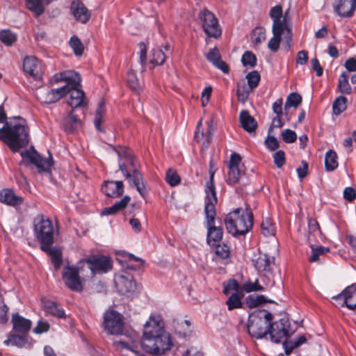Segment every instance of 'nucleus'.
I'll use <instances>...</instances> for the list:
<instances>
[{
  "instance_id": "f257e3e1",
  "label": "nucleus",
  "mask_w": 356,
  "mask_h": 356,
  "mask_svg": "<svg viewBox=\"0 0 356 356\" xmlns=\"http://www.w3.org/2000/svg\"><path fill=\"white\" fill-rule=\"evenodd\" d=\"M269 16L273 20V36L268 41V48L273 52H277L280 48L282 36L290 46L292 40L291 25L290 19L287 17V12L284 14L280 5L272 7L269 11Z\"/></svg>"
},
{
  "instance_id": "f03ea898",
  "label": "nucleus",
  "mask_w": 356,
  "mask_h": 356,
  "mask_svg": "<svg viewBox=\"0 0 356 356\" xmlns=\"http://www.w3.org/2000/svg\"><path fill=\"white\" fill-rule=\"evenodd\" d=\"M19 122L14 125L6 123L0 129V139L13 152H18L29 142V130L25 120L18 117Z\"/></svg>"
},
{
  "instance_id": "7ed1b4c3",
  "label": "nucleus",
  "mask_w": 356,
  "mask_h": 356,
  "mask_svg": "<svg viewBox=\"0 0 356 356\" xmlns=\"http://www.w3.org/2000/svg\"><path fill=\"white\" fill-rule=\"evenodd\" d=\"M55 83L63 81L66 84L67 91L66 95L70 94V99L67 104L72 108H78L87 105L84 92L79 89L81 86V76L74 71H65L57 73L54 76Z\"/></svg>"
},
{
  "instance_id": "20e7f679",
  "label": "nucleus",
  "mask_w": 356,
  "mask_h": 356,
  "mask_svg": "<svg viewBox=\"0 0 356 356\" xmlns=\"http://www.w3.org/2000/svg\"><path fill=\"white\" fill-rule=\"evenodd\" d=\"M225 224L227 232L234 236L245 235L252 227V213L248 209L243 211L241 208H237L226 216Z\"/></svg>"
},
{
  "instance_id": "39448f33",
  "label": "nucleus",
  "mask_w": 356,
  "mask_h": 356,
  "mask_svg": "<svg viewBox=\"0 0 356 356\" xmlns=\"http://www.w3.org/2000/svg\"><path fill=\"white\" fill-rule=\"evenodd\" d=\"M272 314L266 310L253 312L249 316L248 331L253 337L260 339L268 334Z\"/></svg>"
},
{
  "instance_id": "423d86ee",
  "label": "nucleus",
  "mask_w": 356,
  "mask_h": 356,
  "mask_svg": "<svg viewBox=\"0 0 356 356\" xmlns=\"http://www.w3.org/2000/svg\"><path fill=\"white\" fill-rule=\"evenodd\" d=\"M35 236L40 244V248L54 243V226L49 218L44 215H38L33 220Z\"/></svg>"
},
{
  "instance_id": "0eeeda50",
  "label": "nucleus",
  "mask_w": 356,
  "mask_h": 356,
  "mask_svg": "<svg viewBox=\"0 0 356 356\" xmlns=\"http://www.w3.org/2000/svg\"><path fill=\"white\" fill-rule=\"evenodd\" d=\"M140 344L143 350L155 355L163 354L172 346L170 336L166 332L155 337L141 340Z\"/></svg>"
},
{
  "instance_id": "6e6552de",
  "label": "nucleus",
  "mask_w": 356,
  "mask_h": 356,
  "mask_svg": "<svg viewBox=\"0 0 356 356\" xmlns=\"http://www.w3.org/2000/svg\"><path fill=\"white\" fill-rule=\"evenodd\" d=\"M216 204H205L204 213L207 220V243L215 246L222 238V229L215 225Z\"/></svg>"
},
{
  "instance_id": "1a4fd4ad",
  "label": "nucleus",
  "mask_w": 356,
  "mask_h": 356,
  "mask_svg": "<svg viewBox=\"0 0 356 356\" xmlns=\"http://www.w3.org/2000/svg\"><path fill=\"white\" fill-rule=\"evenodd\" d=\"M241 163V156L233 152L230 156L228 163L229 170L227 172L226 181L229 185H234L242 181L243 184H248V179L245 175L243 166H240Z\"/></svg>"
},
{
  "instance_id": "9d476101",
  "label": "nucleus",
  "mask_w": 356,
  "mask_h": 356,
  "mask_svg": "<svg viewBox=\"0 0 356 356\" xmlns=\"http://www.w3.org/2000/svg\"><path fill=\"white\" fill-rule=\"evenodd\" d=\"M198 17L207 37L218 38L221 36L222 29L218 19L212 12L204 8L200 12Z\"/></svg>"
},
{
  "instance_id": "9b49d317",
  "label": "nucleus",
  "mask_w": 356,
  "mask_h": 356,
  "mask_svg": "<svg viewBox=\"0 0 356 356\" xmlns=\"http://www.w3.org/2000/svg\"><path fill=\"white\" fill-rule=\"evenodd\" d=\"M294 332L291 328L290 322L288 318H281L278 321L270 323L268 333L273 342L278 343L285 341L286 338Z\"/></svg>"
},
{
  "instance_id": "f8f14e48",
  "label": "nucleus",
  "mask_w": 356,
  "mask_h": 356,
  "mask_svg": "<svg viewBox=\"0 0 356 356\" xmlns=\"http://www.w3.org/2000/svg\"><path fill=\"white\" fill-rule=\"evenodd\" d=\"M87 264L92 275L106 273L112 269V260L104 255H92L88 259L81 260L79 265Z\"/></svg>"
},
{
  "instance_id": "ddd939ff",
  "label": "nucleus",
  "mask_w": 356,
  "mask_h": 356,
  "mask_svg": "<svg viewBox=\"0 0 356 356\" xmlns=\"http://www.w3.org/2000/svg\"><path fill=\"white\" fill-rule=\"evenodd\" d=\"M103 325L108 334H121L124 326L122 316L115 311H108L104 314Z\"/></svg>"
},
{
  "instance_id": "4468645a",
  "label": "nucleus",
  "mask_w": 356,
  "mask_h": 356,
  "mask_svg": "<svg viewBox=\"0 0 356 356\" xmlns=\"http://www.w3.org/2000/svg\"><path fill=\"white\" fill-rule=\"evenodd\" d=\"M73 266H65L63 270V280L65 284L72 291L81 292L83 285L79 273V268Z\"/></svg>"
},
{
  "instance_id": "2eb2a0df",
  "label": "nucleus",
  "mask_w": 356,
  "mask_h": 356,
  "mask_svg": "<svg viewBox=\"0 0 356 356\" xmlns=\"http://www.w3.org/2000/svg\"><path fill=\"white\" fill-rule=\"evenodd\" d=\"M23 159H28L32 164L35 165L38 172H49L52 165L51 160L42 157L33 147L22 151L20 153Z\"/></svg>"
},
{
  "instance_id": "dca6fc26",
  "label": "nucleus",
  "mask_w": 356,
  "mask_h": 356,
  "mask_svg": "<svg viewBox=\"0 0 356 356\" xmlns=\"http://www.w3.org/2000/svg\"><path fill=\"white\" fill-rule=\"evenodd\" d=\"M120 171L122 172L125 178L129 180L131 185L136 187L140 195L145 197L147 194V190L143 182V175L138 168H134L127 171L123 164L120 165Z\"/></svg>"
},
{
  "instance_id": "f3484780",
  "label": "nucleus",
  "mask_w": 356,
  "mask_h": 356,
  "mask_svg": "<svg viewBox=\"0 0 356 356\" xmlns=\"http://www.w3.org/2000/svg\"><path fill=\"white\" fill-rule=\"evenodd\" d=\"M115 286L120 293L130 296L138 291V286L130 275H119L115 277Z\"/></svg>"
},
{
  "instance_id": "a211bd4d",
  "label": "nucleus",
  "mask_w": 356,
  "mask_h": 356,
  "mask_svg": "<svg viewBox=\"0 0 356 356\" xmlns=\"http://www.w3.org/2000/svg\"><path fill=\"white\" fill-rule=\"evenodd\" d=\"M164 332V324L161 316L152 315L144 325L142 340L155 337Z\"/></svg>"
},
{
  "instance_id": "6ab92c4d",
  "label": "nucleus",
  "mask_w": 356,
  "mask_h": 356,
  "mask_svg": "<svg viewBox=\"0 0 356 356\" xmlns=\"http://www.w3.org/2000/svg\"><path fill=\"white\" fill-rule=\"evenodd\" d=\"M332 298L338 301L341 307L346 306L350 309H356V284L347 286L340 294Z\"/></svg>"
},
{
  "instance_id": "aec40b11",
  "label": "nucleus",
  "mask_w": 356,
  "mask_h": 356,
  "mask_svg": "<svg viewBox=\"0 0 356 356\" xmlns=\"http://www.w3.org/2000/svg\"><path fill=\"white\" fill-rule=\"evenodd\" d=\"M334 10L341 17H351L356 10V0H334Z\"/></svg>"
},
{
  "instance_id": "412c9836",
  "label": "nucleus",
  "mask_w": 356,
  "mask_h": 356,
  "mask_svg": "<svg viewBox=\"0 0 356 356\" xmlns=\"http://www.w3.org/2000/svg\"><path fill=\"white\" fill-rule=\"evenodd\" d=\"M119 158V169L120 170V165L123 164L127 171L134 168H138L135 158L132 154V152L126 147H120L118 149H115Z\"/></svg>"
},
{
  "instance_id": "4be33fe9",
  "label": "nucleus",
  "mask_w": 356,
  "mask_h": 356,
  "mask_svg": "<svg viewBox=\"0 0 356 356\" xmlns=\"http://www.w3.org/2000/svg\"><path fill=\"white\" fill-rule=\"evenodd\" d=\"M67 86H62L57 89H51L40 94V100L45 104H53L66 95Z\"/></svg>"
},
{
  "instance_id": "5701e85b",
  "label": "nucleus",
  "mask_w": 356,
  "mask_h": 356,
  "mask_svg": "<svg viewBox=\"0 0 356 356\" xmlns=\"http://www.w3.org/2000/svg\"><path fill=\"white\" fill-rule=\"evenodd\" d=\"M24 71L34 79L41 77V67L39 60L34 56H27L23 63Z\"/></svg>"
},
{
  "instance_id": "b1692460",
  "label": "nucleus",
  "mask_w": 356,
  "mask_h": 356,
  "mask_svg": "<svg viewBox=\"0 0 356 356\" xmlns=\"http://www.w3.org/2000/svg\"><path fill=\"white\" fill-rule=\"evenodd\" d=\"M102 190L108 197H118L124 193V184L122 181H106Z\"/></svg>"
},
{
  "instance_id": "393cba45",
  "label": "nucleus",
  "mask_w": 356,
  "mask_h": 356,
  "mask_svg": "<svg viewBox=\"0 0 356 356\" xmlns=\"http://www.w3.org/2000/svg\"><path fill=\"white\" fill-rule=\"evenodd\" d=\"M70 10L74 18L81 23H86L90 17L89 10L81 1H73L70 6Z\"/></svg>"
},
{
  "instance_id": "a878e982",
  "label": "nucleus",
  "mask_w": 356,
  "mask_h": 356,
  "mask_svg": "<svg viewBox=\"0 0 356 356\" xmlns=\"http://www.w3.org/2000/svg\"><path fill=\"white\" fill-rule=\"evenodd\" d=\"M13 330L18 333L26 334L31 329V321L18 314H15L12 317Z\"/></svg>"
},
{
  "instance_id": "bb28decb",
  "label": "nucleus",
  "mask_w": 356,
  "mask_h": 356,
  "mask_svg": "<svg viewBox=\"0 0 356 356\" xmlns=\"http://www.w3.org/2000/svg\"><path fill=\"white\" fill-rule=\"evenodd\" d=\"M239 120L241 127L249 133L254 131L257 127V121L246 110H243L240 113Z\"/></svg>"
},
{
  "instance_id": "cd10ccee",
  "label": "nucleus",
  "mask_w": 356,
  "mask_h": 356,
  "mask_svg": "<svg viewBox=\"0 0 356 356\" xmlns=\"http://www.w3.org/2000/svg\"><path fill=\"white\" fill-rule=\"evenodd\" d=\"M41 301L45 312L58 318L65 316L64 310L60 308L55 302L46 298H42Z\"/></svg>"
},
{
  "instance_id": "c85d7f7f",
  "label": "nucleus",
  "mask_w": 356,
  "mask_h": 356,
  "mask_svg": "<svg viewBox=\"0 0 356 356\" xmlns=\"http://www.w3.org/2000/svg\"><path fill=\"white\" fill-rule=\"evenodd\" d=\"M0 202L8 205L16 206L22 204L23 198L16 195L12 190L3 189L0 192Z\"/></svg>"
},
{
  "instance_id": "c756f323",
  "label": "nucleus",
  "mask_w": 356,
  "mask_h": 356,
  "mask_svg": "<svg viewBox=\"0 0 356 356\" xmlns=\"http://www.w3.org/2000/svg\"><path fill=\"white\" fill-rule=\"evenodd\" d=\"M51 245H47L46 248H41V250L50 257L54 268L57 270L60 267L63 263L62 252L60 249L52 248Z\"/></svg>"
},
{
  "instance_id": "7c9ffc66",
  "label": "nucleus",
  "mask_w": 356,
  "mask_h": 356,
  "mask_svg": "<svg viewBox=\"0 0 356 356\" xmlns=\"http://www.w3.org/2000/svg\"><path fill=\"white\" fill-rule=\"evenodd\" d=\"M6 345L11 344L18 348H30L32 342L25 336H20L17 334H10L8 339L4 341Z\"/></svg>"
},
{
  "instance_id": "2f4dec72",
  "label": "nucleus",
  "mask_w": 356,
  "mask_h": 356,
  "mask_svg": "<svg viewBox=\"0 0 356 356\" xmlns=\"http://www.w3.org/2000/svg\"><path fill=\"white\" fill-rule=\"evenodd\" d=\"M210 179L207 183L205 193V204H216L218 199L216 197V189L213 184L214 171L210 170Z\"/></svg>"
},
{
  "instance_id": "473e14b6",
  "label": "nucleus",
  "mask_w": 356,
  "mask_h": 356,
  "mask_svg": "<svg viewBox=\"0 0 356 356\" xmlns=\"http://www.w3.org/2000/svg\"><path fill=\"white\" fill-rule=\"evenodd\" d=\"M274 258L266 254H260L254 261V266L259 272L270 271L273 264Z\"/></svg>"
},
{
  "instance_id": "72a5a7b5",
  "label": "nucleus",
  "mask_w": 356,
  "mask_h": 356,
  "mask_svg": "<svg viewBox=\"0 0 356 356\" xmlns=\"http://www.w3.org/2000/svg\"><path fill=\"white\" fill-rule=\"evenodd\" d=\"M53 0H26V6L29 10L34 13L36 17L44 12V5L49 4Z\"/></svg>"
},
{
  "instance_id": "f704fd0d",
  "label": "nucleus",
  "mask_w": 356,
  "mask_h": 356,
  "mask_svg": "<svg viewBox=\"0 0 356 356\" xmlns=\"http://www.w3.org/2000/svg\"><path fill=\"white\" fill-rule=\"evenodd\" d=\"M72 109L69 115L64 118L63 125L65 130L67 132H72L78 129L81 125V121L78 117L73 113Z\"/></svg>"
},
{
  "instance_id": "c9c22d12",
  "label": "nucleus",
  "mask_w": 356,
  "mask_h": 356,
  "mask_svg": "<svg viewBox=\"0 0 356 356\" xmlns=\"http://www.w3.org/2000/svg\"><path fill=\"white\" fill-rule=\"evenodd\" d=\"M264 290V287L261 286L258 280H256L254 282H251L250 280L245 282L241 286V291L240 293L242 296H244L243 293H252L257 291H262Z\"/></svg>"
},
{
  "instance_id": "e433bc0d",
  "label": "nucleus",
  "mask_w": 356,
  "mask_h": 356,
  "mask_svg": "<svg viewBox=\"0 0 356 356\" xmlns=\"http://www.w3.org/2000/svg\"><path fill=\"white\" fill-rule=\"evenodd\" d=\"M338 156L337 153L333 150L327 152L325 157V166L327 171L334 170L339 165Z\"/></svg>"
},
{
  "instance_id": "4c0bfd02",
  "label": "nucleus",
  "mask_w": 356,
  "mask_h": 356,
  "mask_svg": "<svg viewBox=\"0 0 356 356\" xmlns=\"http://www.w3.org/2000/svg\"><path fill=\"white\" fill-rule=\"evenodd\" d=\"M302 102V97L296 92H292L287 97L284 104V114L288 115L291 107L297 108Z\"/></svg>"
},
{
  "instance_id": "58836bf2",
  "label": "nucleus",
  "mask_w": 356,
  "mask_h": 356,
  "mask_svg": "<svg viewBox=\"0 0 356 356\" xmlns=\"http://www.w3.org/2000/svg\"><path fill=\"white\" fill-rule=\"evenodd\" d=\"M105 102L104 100H102L97 106V108L95 111V126L96 129L99 131H103V129L101 127V123L104 120V118L105 115Z\"/></svg>"
},
{
  "instance_id": "ea45409f",
  "label": "nucleus",
  "mask_w": 356,
  "mask_h": 356,
  "mask_svg": "<svg viewBox=\"0 0 356 356\" xmlns=\"http://www.w3.org/2000/svg\"><path fill=\"white\" fill-rule=\"evenodd\" d=\"M338 89L344 95L352 93V88L348 82V75L346 72H343L339 77Z\"/></svg>"
},
{
  "instance_id": "a19ab883",
  "label": "nucleus",
  "mask_w": 356,
  "mask_h": 356,
  "mask_svg": "<svg viewBox=\"0 0 356 356\" xmlns=\"http://www.w3.org/2000/svg\"><path fill=\"white\" fill-rule=\"evenodd\" d=\"M261 233L264 236H274L275 234V227L273 223L272 220L269 218H265L263 219L261 224Z\"/></svg>"
},
{
  "instance_id": "79ce46f5",
  "label": "nucleus",
  "mask_w": 356,
  "mask_h": 356,
  "mask_svg": "<svg viewBox=\"0 0 356 356\" xmlns=\"http://www.w3.org/2000/svg\"><path fill=\"white\" fill-rule=\"evenodd\" d=\"M243 297L241 294L238 293H232L227 300L226 305L227 306V309L229 311H232L235 309H239L242 307V301L241 299Z\"/></svg>"
},
{
  "instance_id": "37998d69",
  "label": "nucleus",
  "mask_w": 356,
  "mask_h": 356,
  "mask_svg": "<svg viewBox=\"0 0 356 356\" xmlns=\"http://www.w3.org/2000/svg\"><path fill=\"white\" fill-rule=\"evenodd\" d=\"M347 108V99L344 96L338 97L333 102L332 110L333 113L339 115L343 112Z\"/></svg>"
},
{
  "instance_id": "c03bdc74",
  "label": "nucleus",
  "mask_w": 356,
  "mask_h": 356,
  "mask_svg": "<svg viewBox=\"0 0 356 356\" xmlns=\"http://www.w3.org/2000/svg\"><path fill=\"white\" fill-rule=\"evenodd\" d=\"M223 293L225 295H228L232 291H234V293H240L241 286L235 279H230L226 282H223Z\"/></svg>"
},
{
  "instance_id": "a18cd8bd",
  "label": "nucleus",
  "mask_w": 356,
  "mask_h": 356,
  "mask_svg": "<svg viewBox=\"0 0 356 356\" xmlns=\"http://www.w3.org/2000/svg\"><path fill=\"white\" fill-rule=\"evenodd\" d=\"M69 44L73 49L76 56H81L83 53L84 47L81 40L76 35L72 36L70 41Z\"/></svg>"
},
{
  "instance_id": "49530a36",
  "label": "nucleus",
  "mask_w": 356,
  "mask_h": 356,
  "mask_svg": "<svg viewBox=\"0 0 356 356\" xmlns=\"http://www.w3.org/2000/svg\"><path fill=\"white\" fill-rule=\"evenodd\" d=\"M127 260L130 264H128L127 268L131 270H138L144 265V260L140 257H136L132 254H127Z\"/></svg>"
},
{
  "instance_id": "de8ad7c7",
  "label": "nucleus",
  "mask_w": 356,
  "mask_h": 356,
  "mask_svg": "<svg viewBox=\"0 0 356 356\" xmlns=\"http://www.w3.org/2000/svg\"><path fill=\"white\" fill-rule=\"evenodd\" d=\"M166 58V55L160 49H152L150 63L155 65H162Z\"/></svg>"
},
{
  "instance_id": "09e8293b",
  "label": "nucleus",
  "mask_w": 356,
  "mask_h": 356,
  "mask_svg": "<svg viewBox=\"0 0 356 356\" xmlns=\"http://www.w3.org/2000/svg\"><path fill=\"white\" fill-rule=\"evenodd\" d=\"M311 248L312 254L309 259L310 262H315L318 261L321 255H323L330 251L328 248H325L323 246L314 247V245H311Z\"/></svg>"
},
{
  "instance_id": "8fccbe9b",
  "label": "nucleus",
  "mask_w": 356,
  "mask_h": 356,
  "mask_svg": "<svg viewBox=\"0 0 356 356\" xmlns=\"http://www.w3.org/2000/svg\"><path fill=\"white\" fill-rule=\"evenodd\" d=\"M17 40L15 33L9 30H3L0 31V40L7 46L12 45Z\"/></svg>"
},
{
  "instance_id": "3c124183",
  "label": "nucleus",
  "mask_w": 356,
  "mask_h": 356,
  "mask_svg": "<svg viewBox=\"0 0 356 356\" xmlns=\"http://www.w3.org/2000/svg\"><path fill=\"white\" fill-rule=\"evenodd\" d=\"M251 39L255 44H259L266 40V30L262 27L255 28L252 33Z\"/></svg>"
},
{
  "instance_id": "603ef678",
  "label": "nucleus",
  "mask_w": 356,
  "mask_h": 356,
  "mask_svg": "<svg viewBox=\"0 0 356 356\" xmlns=\"http://www.w3.org/2000/svg\"><path fill=\"white\" fill-rule=\"evenodd\" d=\"M266 300L264 296H248L246 298V304L250 308H254L259 305L266 302Z\"/></svg>"
},
{
  "instance_id": "864d4df0",
  "label": "nucleus",
  "mask_w": 356,
  "mask_h": 356,
  "mask_svg": "<svg viewBox=\"0 0 356 356\" xmlns=\"http://www.w3.org/2000/svg\"><path fill=\"white\" fill-rule=\"evenodd\" d=\"M241 61L244 66L254 67L257 64V58L252 51H247L242 56Z\"/></svg>"
},
{
  "instance_id": "5fc2aeb1",
  "label": "nucleus",
  "mask_w": 356,
  "mask_h": 356,
  "mask_svg": "<svg viewBox=\"0 0 356 356\" xmlns=\"http://www.w3.org/2000/svg\"><path fill=\"white\" fill-rule=\"evenodd\" d=\"M250 90L255 88L260 81V75L257 71H252L246 75Z\"/></svg>"
},
{
  "instance_id": "6e6d98bb",
  "label": "nucleus",
  "mask_w": 356,
  "mask_h": 356,
  "mask_svg": "<svg viewBox=\"0 0 356 356\" xmlns=\"http://www.w3.org/2000/svg\"><path fill=\"white\" fill-rule=\"evenodd\" d=\"M114 344L118 348L120 347L122 348H124L129 350L136 354V356H145L143 353L138 351L136 350L137 346L135 343L129 344L127 342L123 341H117L114 342Z\"/></svg>"
},
{
  "instance_id": "4d7b16f0",
  "label": "nucleus",
  "mask_w": 356,
  "mask_h": 356,
  "mask_svg": "<svg viewBox=\"0 0 356 356\" xmlns=\"http://www.w3.org/2000/svg\"><path fill=\"white\" fill-rule=\"evenodd\" d=\"M166 181L171 186H177L180 182V177L174 170L169 169L166 172Z\"/></svg>"
},
{
  "instance_id": "13d9d810",
  "label": "nucleus",
  "mask_w": 356,
  "mask_h": 356,
  "mask_svg": "<svg viewBox=\"0 0 356 356\" xmlns=\"http://www.w3.org/2000/svg\"><path fill=\"white\" fill-rule=\"evenodd\" d=\"M308 229H309V240H310V236L320 235L321 234L320 226L316 219L310 218L308 220Z\"/></svg>"
},
{
  "instance_id": "bf43d9fd",
  "label": "nucleus",
  "mask_w": 356,
  "mask_h": 356,
  "mask_svg": "<svg viewBox=\"0 0 356 356\" xmlns=\"http://www.w3.org/2000/svg\"><path fill=\"white\" fill-rule=\"evenodd\" d=\"M215 252L222 259L228 258L230 253L229 247L225 243L216 245Z\"/></svg>"
},
{
  "instance_id": "052dcab7",
  "label": "nucleus",
  "mask_w": 356,
  "mask_h": 356,
  "mask_svg": "<svg viewBox=\"0 0 356 356\" xmlns=\"http://www.w3.org/2000/svg\"><path fill=\"white\" fill-rule=\"evenodd\" d=\"M127 83L129 87L134 91H137L140 88L139 81L134 72L128 73Z\"/></svg>"
},
{
  "instance_id": "680f3d73",
  "label": "nucleus",
  "mask_w": 356,
  "mask_h": 356,
  "mask_svg": "<svg viewBox=\"0 0 356 356\" xmlns=\"http://www.w3.org/2000/svg\"><path fill=\"white\" fill-rule=\"evenodd\" d=\"M283 140L286 143H291L296 140L297 135L295 131L286 129L282 132Z\"/></svg>"
},
{
  "instance_id": "e2e57ef3",
  "label": "nucleus",
  "mask_w": 356,
  "mask_h": 356,
  "mask_svg": "<svg viewBox=\"0 0 356 356\" xmlns=\"http://www.w3.org/2000/svg\"><path fill=\"white\" fill-rule=\"evenodd\" d=\"M273 161L277 168H282L286 162L285 153L283 150H279L273 154Z\"/></svg>"
},
{
  "instance_id": "0e129e2a",
  "label": "nucleus",
  "mask_w": 356,
  "mask_h": 356,
  "mask_svg": "<svg viewBox=\"0 0 356 356\" xmlns=\"http://www.w3.org/2000/svg\"><path fill=\"white\" fill-rule=\"evenodd\" d=\"M252 90H250V88H246V86H238L237 88V96L239 101L242 102H245L248 97L249 93Z\"/></svg>"
},
{
  "instance_id": "69168bd1",
  "label": "nucleus",
  "mask_w": 356,
  "mask_h": 356,
  "mask_svg": "<svg viewBox=\"0 0 356 356\" xmlns=\"http://www.w3.org/2000/svg\"><path fill=\"white\" fill-rule=\"evenodd\" d=\"M206 58L209 61L214 64L221 57L218 49L216 47H214L209 50V51L206 55Z\"/></svg>"
},
{
  "instance_id": "338daca9",
  "label": "nucleus",
  "mask_w": 356,
  "mask_h": 356,
  "mask_svg": "<svg viewBox=\"0 0 356 356\" xmlns=\"http://www.w3.org/2000/svg\"><path fill=\"white\" fill-rule=\"evenodd\" d=\"M266 147L270 151H275L279 147V142L274 136H268L265 140Z\"/></svg>"
},
{
  "instance_id": "774afa93",
  "label": "nucleus",
  "mask_w": 356,
  "mask_h": 356,
  "mask_svg": "<svg viewBox=\"0 0 356 356\" xmlns=\"http://www.w3.org/2000/svg\"><path fill=\"white\" fill-rule=\"evenodd\" d=\"M343 198L349 202H353L356 198V191L352 187H346L345 188L343 191Z\"/></svg>"
}]
</instances>
